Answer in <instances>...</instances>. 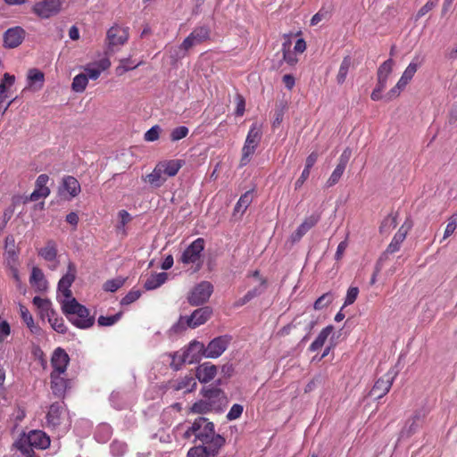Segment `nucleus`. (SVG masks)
<instances>
[{
    "instance_id": "nucleus-56",
    "label": "nucleus",
    "mask_w": 457,
    "mask_h": 457,
    "mask_svg": "<svg viewBox=\"0 0 457 457\" xmlns=\"http://www.w3.org/2000/svg\"><path fill=\"white\" fill-rule=\"evenodd\" d=\"M189 130L186 126H179L173 129L170 132V140L172 142L179 141L186 137Z\"/></svg>"
},
{
    "instance_id": "nucleus-11",
    "label": "nucleus",
    "mask_w": 457,
    "mask_h": 457,
    "mask_svg": "<svg viewBox=\"0 0 457 457\" xmlns=\"http://www.w3.org/2000/svg\"><path fill=\"white\" fill-rule=\"evenodd\" d=\"M61 0H42L34 5V12L42 18H49L58 13L62 8Z\"/></svg>"
},
{
    "instance_id": "nucleus-60",
    "label": "nucleus",
    "mask_w": 457,
    "mask_h": 457,
    "mask_svg": "<svg viewBox=\"0 0 457 457\" xmlns=\"http://www.w3.org/2000/svg\"><path fill=\"white\" fill-rule=\"evenodd\" d=\"M243 411H244L243 405L238 404V403H235V404L232 405V407L230 408L229 411L228 412L227 419L228 420H237V419H238L242 415Z\"/></svg>"
},
{
    "instance_id": "nucleus-51",
    "label": "nucleus",
    "mask_w": 457,
    "mask_h": 457,
    "mask_svg": "<svg viewBox=\"0 0 457 457\" xmlns=\"http://www.w3.org/2000/svg\"><path fill=\"white\" fill-rule=\"evenodd\" d=\"M333 299L334 297L331 292L325 293L314 302L313 308L315 310H321L329 305Z\"/></svg>"
},
{
    "instance_id": "nucleus-18",
    "label": "nucleus",
    "mask_w": 457,
    "mask_h": 457,
    "mask_svg": "<svg viewBox=\"0 0 457 457\" xmlns=\"http://www.w3.org/2000/svg\"><path fill=\"white\" fill-rule=\"evenodd\" d=\"M27 443L37 449H46L50 445L49 436L42 430H31L28 435L23 434Z\"/></svg>"
},
{
    "instance_id": "nucleus-36",
    "label": "nucleus",
    "mask_w": 457,
    "mask_h": 457,
    "mask_svg": "<svg viewBox=\"0 0 457 457\" xmlns=\"http://www.w3.org/2000/svg\"><path fill=\"white\" fill-rule=\"evenodd\" d=\"M211 29L209 26L204 25L196 27L190 34V37L199 45L210 37Z\"/></svg>"
},
{
    "instance_id": "nucleus-35",
    "label": "nucleus",
    "mask_w": 457,
    "mask_h": 457,
    "mask_svg": "<svg viewBox=\"0 0 457 457\" xmlns=\"http://www.w3.org/2000/svg\"><path fill=\"white\" fill-rule=\"evenodd\" d=\"M163 174L160 164L157 163L154 170L146 176V180L154 187H160L166 181Z\"/></svg>"
},
{
    "instance_id": "nucleus-49",
    "label": "nucleus",
    "mask_w": 457,
    "mask_h": 457,
    "mask_svg": "<svg viewBox=\"0 0 457 457\" xmlns=\"http://www.w3.org/2000/svg\"><path fill=\"white\" fill-rule=\"evenodd\" d=\"M345 170V167L337 164L336 169L334 170V171L332 172V174L327 180L326 185H325L326 187L328 188V187H331L334 185H336L340 180Z\"/></svg>"
},
{
    "instance_id": "nucleus-9",
    "label": "nucleus",
    "mask_w": 457,
    "mask_h": 457,
    "mask_svg": "<svg viewBox=\"0 0 457 457\" xmlns=\"http://www.w3.org/2000/svg\"><path fill=\"white\" fill-rule=\"evenodd\" d=\"M204 239L198 237L193 241L182 253L180 261L185 264L195 263L200 260L204 249Z\"/></svg>"
},
{
    "instance_id": "nucleus-39",
    "label": "nucleus",
    "mask_w": 457,
    "mask_h": 457,
    "mask_svg": "<svg viewBox=\"0 0 457 457\" xmlns=\"http://www.w3.org/2000/svg\"><path fill=\"white\" fill-rule=\"evenodd\" d=\"M21 310V316L23 320V321L26 323L27 327L29 328V330L33 334L39 335L41 332V328L38 326H36L34 324V320L30 312H29L28 308H26L23 305L20 306Z\"/></svg>"
},
{
    "instance_id": "nucleus-55",
    "label": "nucleus",
    "mask_w": 457,
    "mask_h": 457,
    "mask_svg": "<svg viewBox=\"0 0 457 457\" xmlns=\"http://www.w3.org/2000/svg\"><path fill=\"white\" fill-rule=\"evenodd\" d=\"M162 131L159 125H154L149 129L144 135V139L146 142H154L159 139L160 134Z\"/></svg>"
},
{
    "instance_id": "nucleus-41",
    "label": "nucleus",
    "mask_w": 457,
    "mask_h": 457,
    "mask_svg": "<svg viewBox=\"0 0 457 457\" xmlns=\"http://www.w3.org/2000/svg\"><path fill=\"white\" fill-rule=\"evenodd\" d=\"M327 382V376L323 373L316 374L304 388V393L308 394L312 392L318 387L323 386Z\"/></svg>"
},
{
    "instance_id": "nucleus-45",
    "label": "nucleus",
    "mask_w": 457,
    "mask_h": 457,
    "mask_svg": "<svg viewBox=\"0 0 457 457\" xmlns=\"http://www.w3.org/2000/svg\"><path fill=\"white\" fill-rule=\"evenodd\" d=\"M88 83L87 76L84 73H80L73 79L71 88L75 92H83Z\"/></svg>"
},
{
    "instance_id": "nucleus-22",
    "label": "nucleus",
    "mask_w": 457,
    "mask_h": 457,
    "mask_svg": "<svg viewBox=\"0 0 457 457\" xmlns=\"http://www.w3.org/2000/svg\"><path fill=\"white\" fill-rule=\"evenodd\" d=\"M394 63L393 59L389 58L378 67L377 86L386 88L387 79L392 72Z\"/></svg>"
},
{
    "instance_id": "nucleus-15",
    "label": "nucleus",
    "mask_w": 457,
    "mask_h": 457,
    "mask_svg": "<svg viewBox=\"0 0 457 457\" xmlns=\"http://www.w3.org/2000/svg\"><path fill=\"white\" fill-rule=\"evenodd\" d=\"M25 37V30L21 27L8 29L4 33V46L15 48L19 46Z\"/></svg>"
},
{
    "instance_id": "nucleus-57",
    "label": "nucleus",
    "mask_w": 457,
    "mask_h": 457,
    "mask_svg": "<svg viewBox=\"0 0 457 457\" xmlns=\"http://www.w3.org/2000/svg\"><path fill=\"white\" fill-rule=\"evenodd\" d=\"M140 290H131L129 291L121 300V305H129L132 303L136 302L141 296Z\"/></svg>"
},
{
    "instance_id": "nucleus-63",
    "label": "nucleus",
    "mask_w": 457,
    "mask_h": 457,
    "mask_svg": "<svg viewBox=\"0 0 457 457\" xmlns=\"http://www.w3.org/2000/svg\"><path fill=\"white\" fill-rule=\"evenodd\" d=\"M351 155H352L351 149L349 147H346L343 151L342 154L340 155L337 164L346 168V165L351 158Z\"/></svg>"
},
{
    "instance_id": "nucleus-1",
    "label": "nucleus",
    "mask_w": 457,
    "mask_h": 457,
    "mask_svg": "<svg viewBox=\"0 0 457 457\" xmlns=\"http://www.w3.org/2000/svg\"><path fill=\"white\" fill-rule=\"evenodd\" d=\"M62 311L69 321L79 328L87 329L95 323V317L90 316L89 310L79 303L76 298L62 301Z\"/></svg>"
},
{
    "instance_id": "nucleus-40",
    "label": "nucleus",
    "mask_w": 457,
    "mask_h": 457,
    "mask_svg": "<svg viewBox=\"0 0 457 457\" xmlns=\"http://www.w3.org/2000/svg\"><path fill=\"white\" fill-rule=\"evenodd\" d=\"M351 65H352L351 56L350 55L345 56L340 64L339 71L337 75V82L338 85H342L345 83Z\"/></svg>"
},
{
    "instance_id": "nucleus-47",
    "label": "nucleus",
    "mask_w": 457,
    "mask_h": 457,
    "mask_svg": "<svg viewBox=\"0 0 457 457\" xmlns=\"http://www.w3.org/2000/svg\"><path fill=\"white\" fill-rule=\"evenodd\" d=\"M396 219H397V213H395V214L390 213L381 222V225L379 227V232L385 233V232H387L390 228H395L397 226Z\"/></svg>"
},
{
    "instance_id": "nucleus-17",
    "label": "nucleus",
    "mask_w": 457,
    "mask_h": 457,
    "mask_svg": "<svg viewBox=\"0 0 457 457\" xmlns=\"http://www.w3.org/2000/svg\"><path fill=\"white\" fill-rule=\"evenodd\" d=\"M70 357L66 351L62 347H57L52 355L51 364L54 373L62 374L65 372L67 369V365L69 364Z\"/></svg>"
},
{
    "instance_id": "nucleus-14",
    "label": "nucleus",
    "mask_w": 457,
    "mask_h": 457,
    "mask_svg": "<svg viewBox=\"0 0 457 457\" xmlns=\"http://www.w3.org/2000/svg\"><path fill=\"white\" fill-rule=\"evenodd\" d=\"M395 375L396 373L392 374L388 372L384 377L378 378L370 390V395L378 399L386 395L393 385Z\"/></svg>"
},
{
    "instance_id": "nucleus-4",
    "label": "nucleus",
    "mask_w": 457,
    "mask_h": 457,
    "mask_svg": "<svg viewBox=\"0 0 457 457\" xmlns=\"http://www.w3.org/2000/svg\"><path fill=\"white\" fill-rule=\"evenodd\" d=\"M213 292V286L209 281H202L195 285L187 295L191 306H199L207 303Z\"/></svg>"
},
{
    "instance_id": "nucleus-23",
    "label": "nucleus",
    "mask_w": 457,
    "mask_h": 457,
    "mask_svg": "<svg viewBox=\"0 0 457 457\" xmlns=\"http://www.w3.org/2000/svg\"><path fill=\"white\" fill-rule=\"evenodd\" d=\"M62 413V405L60 403H54L50 405L46 414V421L48 426L53 428L61 424V416Z\"/></svg>"
},
{
    "instance_id": "nucleus-3",
    "label": "nucleus",
    "mask_w": 457,
    "mask_h": 457,
    "mask_svg": "<svg viewBox=\"0 0 457 457\" xmlns=\"http://www.w3.org/2000/svg\"><path fill=\"white\" fill-rule=\"evenodd\" d=\"M262 131L261 125H259L257 122L253 123L246 136L245 145L242 148L240 166H245L250 162V158L254 154L257 146L259 145L262 140Z\"/></svg>"
},
{
    "instance_id": "nucleus-62",
    "label": "nucleus",
    "mask_w": 457,
    "mask_h": 457,
    "mask_svg": "<svg viewBox=\"0 0 457 457\" xmlns=\"http://www.w3.org/2000/svg\"><path fill=\"white\" fill-rule=\"evenodd\" d=\"M405 87H399V81L397 82V84L395 85V87H394L391 90H389L385 96L384 97L387 100V101H390L395 97H397L399 95H400V92Z\"/></svg>"
},
{
    "instance_id": "nucleus-25",
    "label": "nucleus",
    "mask_w": 457,
    "mask_h": 457,
    "mask_svg": "<svg viewBox=\"0 0 457 457\" xmlns=\"http://www.w3.org/2000/svg\"><path fill=\"white\" fill-rule=\"evenodd\" d=\"M60 375L61 374L54 373V371L51 373V388L53 394L58 397L63 396L67 387V380L60 377Z\"/></svg>"
},
{
    "instance_id": "nucleus-37",
    "label": "nucleus",
    "mask_w": 457,
    "mask_h": 457,
    "mask_svg": "<svg viewBox=\"0 0 457 457\" xmlns=\"http://www.w3.org/2000/svg\"><path fill=\"white\" fill-rule=\"evenodd\" d=\"M282 62H286L289 65H295L297 62L295 52L291 50V40L287 38L282 44Z\"/></svg>"
},
{
    "instance_id": "nucleus-24",
    "label": "nucleus",
    "mask_w": 457,
    "mask_h": 457,
    "mask_svg": "<svg viewBox=\"0 0 457 457\" xmlns=\"http://www.w3.org/2000/svg\"><path fill=\"white\" fill-rule=\"evenodd\" d=\"M409 230V227H405V225H402L398 231L394 236L391 243L387 245V253H395L400 250L402 243L406 238L407 233Z\"/></svg>"
},
{
    "instance_id": "nucleus-50",
    "label": "nucleus",
    "mask_w": 457,
    "mask_h": 457,
    "mask_svg": "<svg viewBox=\"0 0 457 457\" xmlns=\"http://www.w3.org/2000/svg\"><path fill=\"white\" fill-rule=\"evenodd\" d=\"M268 287V282L266 278H260V283L257 287L249 290L246 294L253 300L255 297L262 295Z\"/></svg>"
},
{
    "instance_id": "nucleus-5",
    "label": "nucleus",
    "mask_w": 457,
    "mask_h": 457,
    "mask_svg": "<svg viewBox=\"0 0 457 457\" xmlns=\"http://www.w3.org/2000/svg\"><path fill=\"white\" fill-rule=\"evenodd\" d=\"M215 431L214 424L212 421H209L207 418L204 417H198L196 418L192 425L185 431L183 437L186 439H189L192 436H195V439L197 440V436L200 434H206L212 433Z\"/></svg>"
},
{
    "instance_id": "nucleus-19",
    "label": "nucleus",
    "mask_w": 457,
    "mask_h": 457,
    "mask_svg": "<svg viewBox=\"0 0 457 457\" xmlns=\"http://www.w3.org/2000/svg\"><path fill=\"white\" fill-rule=\"evenodd\" d=\"M424 417L421 411H416L412 417L409 419L400 432V439L411 436L419 428V421Z\"/></svg>"
},
{
    "instance_id": "nucleus-26",
    "label": "nucleus",
    "mask_w": 457,
    "mask_h": 457,
    "mask_svg": "<svg viewBox=\"0 0 457 457\" xmlns=\"http://www.w3.org/2000/svg\"><path fill=\"white\" fill-rule=\"evenodd\" d=\"M185 162L183 160L173 159L170 161L160 162V167L162 168L164 175L169 177H174L183 166Z\"/></svg>"
},
{
    "instance_id": "nucleus-61",
    "label": "nucleus",
    "mask_w": 457,
    "mask_h": 457,
    "mask_svg": "<svg viewBox=\"0 0 457 457\" xmlns=\"http://www.w3.org/2000/svg\"><path fill=\"white\" fill-rule=\"evenodd\" d=\"M457 228V213L453 214L450 219L446 225L445 233H444V238L449 237L456 229Z\"/></svg>"
},
{
    "instance_id": "nucleus-33",
    "label": "nucleus",
    "mask_w": 457,
    "mask_h": 457,
    "mask_svg": "<svg viewBox=\"0 0 457 457\" xmlns=\"http://www.w3.org/2000/svg\"><path fill=\"white\" fill-rule=\"evenodd\" d=\"M418 58H415L405 69L402 77L399 79V87H406L407 84L412 79L416 73L420 63L417 62Z\"/></svg>"
},
{
    "instance_id": "nucleus-64",
    "label": "nucleus",
    "mask_w": 457,
    "mask_h": 457,
    "mask_svg": "<svg viewBox=\"0 0 457 457\" xmlns=\"http://www.w3.org/2000/svg\"><path fill=\"white\" fill-rule=\"evenodd\" d=\"M320 220V214L318 212L312 213L310 216L306 217L303 221L309 228H313Z\"/></svg>"
},
{
    "instance_id": "nucleus-12",
    "label": "nucleus",
    "mask_w": 457,
    "mask_h": 457,
    "mask_svg": "<svg viewBox=\"0 0 457 457\" xmlns=\"http://www.w3.org/2000/svg\"><path fill=\"white\" fill-rule=\"evenodd\" d=\"M106 38L108 41V51H112L113 46H122L128 41V29L114 25L108 29Z\"/></svg>"
},
{
    "instance_id": "nucleus-43",
    "label": "nucleus",
    "mask_w": 457,
    "mask_h": 457,
    "mask_svg": "<svg viewBox=\"0 0 457 457\" xmlns=\"http://www.w3.org/2000/svg\"><path fill=\"white\" fill-rule=\"evenodd\" d=\"M32 302L34 305H36L40 310L42 316L46 315L47 313L50 312V311L54 310L52 308V303L49 299H44L41 298L40 296H35Z\"/></svg>"
},
{
    "instance_id": "nucleus-6",
    "label": "nucleus",
    "mask_w": 457,
    "mask_h": 457,
    "mask_svg": "<svg viewBox=\"0 0 457 457\" xmlns=\"http://www.w3.org/2000/svg\"><path fill=\"white\" fill-rule=\"evenodd\" d=\"M197 440L201 441V445L207 448L212 456L217 455L226 443V439L221 435L215 433V431L208 435L200 434L197 436Z\"/></svg>"
},
{
    "instance_id": "nucleus-8",
    "label": "nucleus",
    "mask_w": 457,
    "mask_h": 457,
    "mask_svg": "<svg viewBox=\"0 0 457 457\" xmlns=\"http://www.w3.org/2000/svg\"><path fill=\"white\" fill-rule=\"evenodd\" d=\"M76 274H77L76 265L73 262H70L68 263L67 272L61 278V279L58 282V287H57L58 291L63 295V296L66 298V300L74 298L72 296V292L70 289V287H71L72 283L74 282V280L76 278Z\"/></svg>"
},
{
    "instance_id": "nucleus-58",
    "label": "nucleus",
    "mask_w": 457,
    "mask_h": 457,
    "mask_svg": "<svg viewBox=\"0 0 457 457\" xmlns=\"http://www.w3.org/2000/svg\"><path fill=\"white\" fill-rule=\"evenodd\" d=\"M358 295H359V288L356 287H350L347 290L343 308L347 305L353 304L355 302V300L357 299Z\"/></svg>"
},
{
    "instance_id": "nucleus-52",
    "label": "nucleus",
    "mask_w": 457,
    "mask_h": 457,
    "mask_svg": "<svg viewBox=\"0 0 457 457\" xmlns=\"http://www.w3.org/2000/svg\"><path fill=\"white\" fill-rule=\"evenodd\" d=\"M45 75L37 69H30L28 72V79L31 84L39 82V88L43 87Z\"/></svg>"
},
{
    "instance_id": "nucleus-21",
    "label": "nucleus",
    "mask_w": 457,
    "mask_h": 457,
    "mask_svg": "<svg viewBox=\"0 0 457 457\" xmlns=\"http://www.w3.org/2000/svg\"><path fill=\"white\" fill-rule=\"evenodd\" d=\"M29 283L35 287L37 291L43 292L47 289V281L41 269L33 267L29 277Z\"/></svg>"
},
{
    "instance_id": "nucleus-2",
    "label": "nucleus",
    "mask_w": 457,
    "mask_h": 457,
    "mask_svg": "<svg viewBox=\"0 0 457 457\" xmlns=\"http://www.w3.org/2000/svg\"><path fill=\"white\" fill-rule=\"evenodd\" d=\"M178 356V353H174L172 357V361L170 363L171 368L174 370H179L182 364L185 362H188L190 364L199 362L203 356L205 357V346L202 342L194 340L192 341L187 348L183 351L181 356L179 357V362L175 364L176 357Z\"/></svg>"
},
{
    "instance_id": "nucleus-13",
    "label": "nucleus",
    "mask_w": 457,
    "mask_h": 457,
    "mask_svg": "<svg viewBox=\"0 0 457 457\" xmlns=\"http://www.w3.org/2000/svg\"><path fill=\"white\" fill-rule=\"evenodd\" d=\"M212 315V308L210 306H204L195 310L190 316L186 319L187 326L190 328H195L205 322Z\"/></svg>"
},
{
    "instance_id": "nucleus-59",
    "label": "nucleus",
    "mask_w": 457,
    "mask_h": 457,
    "mask_svg": "<svg viewBox=\"0 0 457 457\" xmlns=\"http://www.w3.org/2000/svg\"><path fill=\"white\" fill-rule=\"evenodd\" d=\"M439 0H428L417 12L415 20L418 21L420 18L423 17L429 11H431L434 7H436L438 4Z\"/></svg>"
},
{
    "instance_id": "nucleus-7",
    "label": "nucleus",
    "mask_w": 457,
    "mask_h": 457,
    "mask_svg": "<svg viewBox=\"0 0 457 457\" xmlns=\"http://www.w3.org/2000/svg\"><path fill=\"white\" fill-rule=\"evenodd\" d=\"M201 394L206 401L213 404L216 411L221 410V406L227 402L224 391L213 385L204 386L201 389Z\"/></svg>"
},
{
    "instance_id": "nucleus-32",
    "label": "nucleus",
    "mask_w": 457,
    "mask_h": 457,
    "mask_svg": "<svg viewBox=\"0 0 457 457\" xmlns=\"http://www.w3.org/2000/svg\"><path fill=\"white\" fill-rule=\"evenodd\" d=\"M253 202V190H248L243 194L235 205L233 215L240 213L241 215L246 211L247 207Z\"/></svg>"
},
{
    "instance_id": "nucleus-34",
    "label": "nucleus",
    "mask_w": 457,
    "mask_h": 457,
    "mask_svg": "<svg viewBox=\"0 0 457 457\" xmlns=\"http://www.w3.org/2000/svg\"><path fill=\"white\" fill-rule=\"evenodd\" d=\"M46 316L47 317L48 322L54 330L61 334H65L67 332V327L64 324L63 319L58 318L54 310L50 311V312Z\"/></svg>"
},
{
    "instance_id": "nucleus-28",
    "label": "nucleus",
    "mask_w": 457,
    "mask_h": 457,
    "mask_svg": "<svg viewBox=\"0 0 457 457\" xmlns=\"http://www.w3.org/2000/svg\"><path fill=\"white\" fill-rule=\"evenodd\" d=\"M168 278L166 272H161L158 274H152L144 283L145 290H154L161 287Z\"/></svg>"
},
{
    "instance_id": "nucleus-16",
    "label": "nucleus",
    "mask_w": 457,
    "mask_h": 457,
    "mask_svg": "<svg viewBox=\"0 0 457 457\" xmlns=\"http://www.w3.org/2000/svg\"><path fill=\"white\" fill-rule=\"evenodd\" d=\"M49 179L47 174H41L37 178L35 189L29 197V201L36 202L40 198H46L50 195V188L46 186Z\"/></svg>"
},
{
    "instance_id": "nucleus-53",
    "label": "nucleus",
    "mask_w": 457,
    "mask_h": 457,
    "mask_svg": "<svg viewBox=\"0 0 457 457\" xmlns=\"http://www.w3.org/2000/svg\"><path fill=\"white\" fill-rule=\"evenodd\" d=\"M212 456L204 445H195L189 449L187 457H210Z\"/></svg>"
},
{
    "instance_id": "nucleus-30",
    "label": "nucleus",
    "mask_w": 457,
    "mask_h": 457,
    "mask_svg": "<svg viewBox=\"0 0 457 457\" xmlns=\"http://www.w3.org/2000/svg\"><path fill=\"white\" fill-rule=\"evenodd\" d=\"M333 329H334V327L332 325H328L326 328H324L320 332V334L318 335L316 339L311 344L309 350L311 352H316L319 349H320L324 345L328 337L331 334Z\"/></svg>"
},
{
    "instance_id": "nucleus-27",
    "label": "nucleus",
    "mask_w": 457,
    "mask_h": 457,
    "mask_svg": "<svg viewBox=\"0 0 457 457\" xmlns=\"http://www.w3.org/2000/svg\"><path fill=\"white\" fill-rule=\"evenodd\" d=\"M62 188L66 190L71 197L77 196L80 192V185L78 179L72 176H65L62 179V187L59 188L60 192Z\"/></svg>"
},
{
    "instance_id": "nucleus-10",
    "label": "nucleus",
    "mask_w": 457,
    "mask_h": 457,
    "mask_svg": "<svg viewBox=\"0 0 457 457\" xmlns=\"http://www.w3.org/2000/svg\"><path fill=\"white\" fill-rule=\"evenodd\" d=\"M230 341L231 337L228 335L213 338L205 347V357L212 359L220 357L226 351Z\"/></svg>"
},
{
    "instance_id": "nucleus-54",
    "label": "nucleus",
    "mask_w": 457,
    "mask_h": 457,
    "mask_svg": "<svg viewBox=\"0 0 457 457\" xmlns=\"http://www.w3.org/2000/svg\"><path fill=\"white\" fill-rule=\"evenodd\" d=\"M122 316V312H119L118 313L112 316H100L97 320V323L99 326H112L115 324Z\"/></svg>"
},
{
    "instance_id": "nucleus-38",
    "label": "nucleus",
    "mask_w": 457,
    "mask_h": 457,
    "mask_svg": "<svg viewBox=\"0 0 457 457\" xmlns=\"http://www.w3.org/2000/svg\"><path fill=\"white\" fill-rule=\"evenodd\" d=\"M13 446L16 447L26 457H36L33 445L27 443V438L22 435L15 443Z\"/></svg>"
},
{
    "instance_id": "nucleus-20",
    "label": "nucleus",
    "mask_w": 457,
    "mask_h": 457,
    "mask_svg": "<svg viewBox=\"0 0 457 457\" xmlns=\"http://www.w3.org/2000/svg\"><path fill=\"white\" fill-rule=\"evenodd\" d=\"M217 374V367L210 362H204L199 365L195 370V377L201 383H208L214 378Z\"/></svg>"
},
{
    "instance_id": "nucleus-46",
    "label": "nucleus",
    "mask_w": 457,
    "mask_h": 457,
    "mask_svg": "<svg viewBox=\"0 0 457 457\" xmlns=\"http://www.w3.org/2000/svg\"><path fill=\"white\" fill-rule=\"evenodd\" d=\"M125 281H126V279L121 277L109 279L104 284L103 289L106 292H112V293L116 292L119 288H120L124 285Z\"/></svg>"
},
{
    "instance_id": "nucleus-48",
    "label": "nucleus",
    "mask_w": 457,
    "mask_h": 457,
    "mask_svg": "<svg viewBox=\"0 0 457 457\" xmlns=\"http://www.w3.org/2000/svg\"><path fill=\"white\" fill-rule=\"evenodd\" d=\"M196 387V381L193 377H185L174 386L175 390L187 388V392H192Z\"/></svg>"
},
{
    "instance_id": "nucleus-29",
    "label": "nucleus",
    "mask_w": 457,
    "mask_h": 457,
    "mask_svg": "<svg viewBox=\"0 0 457 457\" xmlns=\"http://www.w3.org/2000/svg\"><path fill=\"white\" fill-rule=\"evenodd\" d=\"M5 254L9 264L16 262L18 253L16 251L15 239L12 235H8L4 240Z\"/></svg>"
},
{
    "instance_id": "nucleus-42",
    "label": "nucleus",
    "mask_w": 457,
    "mask_h": 457,
    "mask_svg": "<svg viewBox=\"0 0 457 457\" xmlns=\"http://www.w3.org/2000/svg\"><path fill=\"white\" fill-rule=\"evenodd\" d=\"M212 410H215V407L212 403H209L206 400H200L195 402L190 408V411L197 414H204L211 411Z\"/></svg>"
},
{
    "instance_id": "nucleus-31",
    "label": "nucleus",
    "mask_w": 457,
    "mask_h": 457,
    "mask_svg": "<svg viewBox=\"0 0 457 457\" xmlns=\"http://www.w3.org/2000/svg\"><path fill=\"white\" fill-rule=\"evenodd\" d=\"M38 255L47 262L54 261L57 257L56 243L52 239L48 240L46 246L38 251Z\"/></svg>"
},
{
    "instance_id": "nucleus-44",
    "label": "nucleus",
    "mask_w": 457,
    "mask_h": 457,
    "mask_svg": "<svg viewBox=\"0 0 457 457\" xmlns=\"http://www.w3.org/2000/svg\"><path fill=\"white\" fill-rule=\"evenodd\" d=\"M286 110H287V104L285 102L281 101L276 104V107L274 110V120L272 122L273 128H277L280 125V123L283 120V117H284Z\"/></svg>"
}]
</instances>
